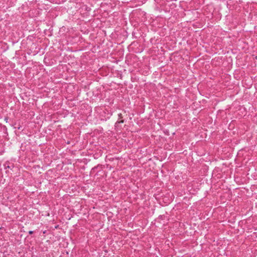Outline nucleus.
Listing matches in <instances>:
<instances>
[{
  "instance_id": "f257e3e1",
  "label": "nucleus",
  "mask_w": 257,
  "mask_h": 257,
  "mask_svg": "<svg viewBox=\"0 0 257 257\" xmlns=\"http://www.w3.org/2000/svg\"><path fill=\"white\" fill-rule=\"evenodd\" d=\"M33 233V231H29V233L30 234H32Z\"/></svg>"
}]
</instances>
